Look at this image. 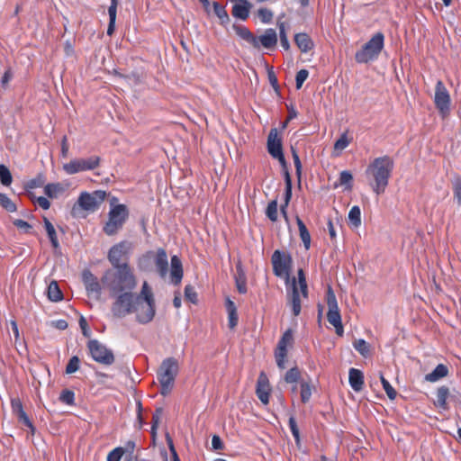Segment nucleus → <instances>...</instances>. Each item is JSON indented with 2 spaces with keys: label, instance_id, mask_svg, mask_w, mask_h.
<instances>
[{
  "label": "nucleus",
  "instance_id": "1",
  "mask_svg": "<svg viewBox=\"0 0 461 461\" xmlns=\"http://www.w3.org/2000/svg\"><path fill=\"white\" fill-rule=\"evenodd\" d=\"M101 283L109 294H116L120 292L134 290L138 280L131 264L123 263L121 267L107 268L101 276Z\"/></svg>",
  "mask_w": 461,
  "mask_h": 461
},
{
  "label": "nucleus",
  "instance_id": "2",
  "mask_svg": "<svg viewBox=\"0 0 461 461\" xmlns=\"http://www.w3.org/2000/svg\"><path fill=\"white\" fill-rule=\"evenodd\" d=\"M394 167L393 159L384 155L375 158L366 167V175L372 177L369 185L374 193L380 195L385 192Z\"/></svg>",
  "mask_w": 461,
  "mask_h": 461
},
{
  "label": "nucleus",
  "instance_id": "3",
  "mask_svg": "<svg viewBox=\"0 0 461 461\" xmlns=\"http://www.w3.org/2000/svg\"><path fill=\"white\" fill-rule=\"evenodd\" d=\"M236 34L254 49L259 50L261 47L273 50L277 44V34L275 29L268 28L261 36L255 35L249 28L241 24H233Z\"/></svg>",
  "mask_w": 461,
  "mask_h": 461
},
{
  "label": "nucleus",
  "instance_id": "4",
  "mask_svg": "<svg viewBox=\"0 0 461 461\" xmlns=\"http://www.w3.org/2000/svg\"><path fill=\"white\" fill-rule=\"evenodd\" d=\"M109 295L114 298L111 306V312L114 318L122 319L131 313L137 315L140 312L141 305L138 302L133 290Z\"/></svg>",
  "mask_w": 461,
  "mask_h": 461
},
{
  "label": "nucleus",
  "instance_id": "5",
  "mask_svg": "<svg viewBox=\"0 0 461 461\" xmlns=\"http://www.w3.org/2000/svg\"><path fill=\"white\" fill-rule=\"evenodd\" d=\"M297 278L296 281V278L293 277L290 286L286 288L287 303L292 307L294 316H298L302 310L299 290L303 298H307L309 293L306 276L303 268L298 269Z\"/></svg>",
  "mask_w": 461,
  "mask_h": 461
},
{
  "label": "nucleus",
  "instance_id": "6",
  "mask_svg": "<svg viewBox=\"0 0 461 461\" xmlns=\"http://www.w3.org/2000/svg\"><path fill=\"white\" fill-rule=\"evenodd\" d=\"M135 296L141 305L140 312L136 315V321L140 324H148L155 317L156 301L151 287L147 281H144L139 294L135 293Z\"/></svg>",
  "mask_w": 461,
  "mask_h": 461
},
{
  "label": "nucleus",
  "instance_id": "7",
  "mask_svg": "<svg viewBox=\"0 0 461 461\" xmlns=\"http://www.w3.org/2000/svg\"><path fill=\"white\" fill-rule=\"evenodd\" d=\"M178 371V361L175 357H167L162 361L157 372V378L160 384V394L167 396L171 393Z\"/></svg>",
  "mask_w": 461,
  "mask_h": 461
},
{
  "label": "nucleus",
  "instance_id": "8",
  "mask_svg": "<svg viewBox=\"0 0 461 461\" xmlns=\"http://www.w3.org/2000/svg\"><path fill=\"white\" fill-rule=\"evenodd\" d=\"M384 35L383 32H376L362 48L355 54V60L357 63H368L376 59L384 48Z\"/></svg>",
  "mask_w": 461,
  "mask_h": 461
},
{
  "label": "nucleus",
  "instance_id": "9",
  "mask_svg": "<svg viewBox=\"0 0 461 461\" xmlns=\"http://www.w3.org/2000/svg\"><path fill=\"white\" fill-rule=\"evenodd\" d=\"M129 217V209L125 204H117L111 207L108 221L103 227V231L108 235H115L124 225Z\"/></svg>",
  "mask_w": 461,
  "mask_h": 461
},
{
  "label": "nucleus",
  "instance_id": "10",
  "mask_svg": "<svg viewBox=\"0 0 461 461\" xmlns=\"http://www.w3.org/2000/svg\"><path fill=\"white\" fill-rule=\"evenodd\" d=\"M154 261L158 273L161 277H165L168 271L167 255L164 249L160 248L155 253L148 251L139 258V267L140 269H147L151 261Z\"/></svg>",
  "mask_w": 461,
  "mask_h": 461
},
{
  "label": "nucleus",
  "instance_id": "11",
  "mask_svg": "<svg viewBox=\"0 0 461 461\" xmlns=\"http://www.w3.org/2000/svg\"><path fill=\"white\" fill-rule=\"evenodd\" d=\"M273 272L278 277H285L286 285L290 282V272L293 267V258L289 252L276 249L271 256Z\"/></svg>",
  "mask_w": 461,
  "mask_h": 461
},
{
  "label": "nucleus",
  "instance_id": "12",
  "mask_svg": "<svg viewBox=\"0 0 461 461\" xmlns=\"http://www.w3.org/2000/svg\"><path fill=\"white\" fill-rule=\"evenodd\" d=\"M86 347L90 356L95 362L105 366H111L114 363L115 357L113 351L97 339H89Z\"/></svg>",
  "mask_w": 461,
  "mask_h": 461
},
{
  "label": "nucleus",
  "instance_id": "13",
  "mask_svg": "<svg viewBox=\"0 0 461 461\" xmlns=\"http://www.w3.org/2000/svg\"><path fill=\"white\" fill-rule=\"evenodd\" d=\"M131 243L127 240L120 241L110 248L107 259L111 267H121L123 263H129V253Z\"/></svg>",
  "mask_w": 461,
  "mask_h": 461
},
{
  "label": "nucleus",
  "instance_id": "14",
  "mask_svg": "<svg viewBox=\"0 0 461 461\" xmlns=\"http://www.w3.org/2000/svg\"><path fill=\"white\" fill-rule=\"evenodd\" d=\"M101 158L99 156H91L87 158H77L63 165V169L67 174L74 175L81 171L94 170L99 167Z\"/></svg>",
  "mask_w": 461,
  "mask_h": 461
},
{
  "label": "nucleus",
  "instance_id": "15",
  "mask_svg": "<svg viewBox=\"0 0 461 461\" xmlns=\"http://www.w3.org/2000/svg\"><path fill=\"white\" fill-rule=\"evenodd\" d=\"M434 104L439 114L445 118L450 113V95L441 80H438L435 86Z\"/></svg>",
  "mask_w": 461,
  "mask_h": 461
},
{
  "label": "nucleus",
  "instance_id": "16",
  "mask_svg": "<svg viewBox=\"0 0 461 461\" xmlns=\"http://www.w3.org/2000/svg\"><path fill=\"white\" fill-rule=\"evenodd\" d=\"M267 149L269 155L277 159L280 164L285 165V155L283 150V140L279 136L278 130L272 128L267 136Z\"/></svg>",
  "mask_w": 461,
  "mask_h": 461
},
{
  "label": "nucleus",
  "instance_id": "17",
  "mask_svg": "<svg viewBox=\"0 0 461 461\" xmlns=\"http://www.w3.org/2000/svg\"><path fill=\"white\" fill-rule=\"evenodd\" d=\"M294 335L291 329L286 330L277 343V347L275 350V358L277 366L280 369L285 368V358L287 357V347L293 346Z\"/></svg>",
  "mask_w": 461,
  "mask_h": 461
},
{
  "label": "nucleus",
  "instance_id": "18",
  "mask_svg": "<svg viewBox=\"0 0 461 461\" xmlns=\"http://www.w3.org/2000/svg\"><path fill=\"white\" fill-rule=\"evenodd\" d=\"M81 278L87 295L94 296L97 300L100 299L102 288H104L101 279L98 280V278L89 269H84L82 271Z\"/></svg>",
  "mask_w": 461,
  "mask_h": 461
},
{
  "label": "nucleus",
  "instance_id": "19",
  "mask_svg": "<svg viewBox=\"0 0 461 461\" xmlns=\"http://www.w3.org/2000/svg\"><path fill=\"white\" fill-rule=\"evenodd\" d=\"M326 303L329 309L327 312L328 321L333 326L342 322L336 295L330 285L326 291Z\"/></svg>",
  "mask_w": 461,
  "mask_h": 461
},
{
  "label": "nucleus",
  "instance_id": "20",
  "mask_svg": "<svg viewBox=\"0 0 461 461\" xmlns=\"http://www.w3.org/2000/svg\"><path fill=\"white\" fill-rule=\"evenodd\" d=\"M270 392L271 388L268 377L264 371H261L257 381L256 394L265 405L269 402Z\"/></svg>",
  "mask_w": 461,
  "mask_h": 461
},
{
  "label": "nucleus",
  "instance_id": "21",
  "mask_svg": "<svg viewBox=\"0 0 461 461\" xmlns=\"http://www.w3.org/2000/svg\"><path fill=\"white\" fill-rule=\"evenodd\" d=\"M77 204L85 211L94 212L98 209L96 203L93 199V195L90 193L83 192L80 194L77 203L74 204L72 209V215L75 216V210Z\"/></svg>",
  "mask_w": 461,
  "mask_h": 461
},
{
  "label": "nucleus",
  "instance_id": "22",
  "mask_svg": "<svg viewBox=\"0 0 461 461\" xmlns=\"http://www.w3.org/2000/svg\"><path fill=\"white\" fill-rule=\"evenodd\" d=\"M251 8L252 4L249 1L241 0L233 5L231 14L235 18L245 21L249 18Z\"/></svg>",
  "mask_w": 461,
  "mask_h": 461
},
{
  "label": "nucleus",
  "instance_id": "23",
  "mask_svg": "<svg viewBox=\"0 0 461 461\" xmlns=\"http://www.w3.org/2000/svg\"><path fill=\"white\" fill-rule=\"evenodd\" d=\"M184 271L181 259L177 256H173L171 258V282L177 285L181 283L183 278Z\"/></svg>",
  "mask_w": 461,
  "mask_h": 461
},
{
  "label": "nucleus",
  "instance_id": "24",
  "mask_svg": "<svg viewBox=\"0 0 461 461\" xmlns=\"http://www.w3.org/2000/svg\"><path fill=\"white\" fill-rule=\"evenodd\" d=\"M294 40L298 49L303 53H306L314 48L313 41L305 32L296 33Z\"/></svg>",
  "mask_w": 461,
  "mask_h": 461
},
{
  "label": "nucleus",
  "instance_id": "25",
  "mask_svg": "<svg viewBox=\"0 0 461 461\" xmlns=\"http://www.w3.org/2000/svg\"><path fill=\"white\" fill-rule=\"evenodd\" d=\"M348 381L350 386L355 392H360L364 387L363 372L353 367L350 368Z\"/></svg>",
  "mask_w": 461,
  "mask_h": 461
},
{
  "label": "nucleus",
  "instance_id": "26",
  "mask_svg": "<svg viewBox=\"0 0 461 461\" xmlns=\"http://www.w3.org/2000/svg\"><path fill=\"white\" fill-rule=\"evenodd\" d=\"M448 397H450L448 387L446 385L438 387L437 390V400L434 402L435 406L444 411H447L449 409L448 403L447 402Z\"/></svg>",
  "mask_w": 461,
  "mask_h": 461
},
{
  "label": "nucleus",
  "instance_id": "27",
  "mask_svg": "<svg viewBox=\"0 0 461 461\" xmlns=\"http://www.w3.org/2000/svg\"><path fill=\"white\" fill-rule=\"evenodd\" d=\"M448 367L444 364H438L435 369L425 375V380L430 383L437 382L448 375Z\"/></svg>",
  "mask_w": 461,
  "mask_h": 461
},
{
  "label": "nucleus",
  "instance_id": "28",
  "mask_svg": "<svg viewBox=\"0 0 461 461\" xmlns=\"http://www.w3.org/2000/svg\"><path fill=\"white\" fill-rule=\"evenodd\" d=\"M295 220L299 230V235L303 243V246L305 249H309L311 246V234L306 225L298 215L296 216Z\"/></svg>",
  "mask_w": 461,
  "mask_h": 461
},
{
  "label": "nucleus",
  "instance_id": "29",
  "mask_svg": "<svg viewBox=\"0 0 461 461\" xmlns=\"http://www.w3.org/2000/svg\"><path fill=\"white\" fill-rule=\"evenodd\" d=\"M212 6L213 8L214 14L220 20V23L222 26H226L230 23V19L226 11L225 5H222L218 2H212Z\"/></svg>",
  "mask_w": 461,
  "mask_h": 461
},
{
  "label": "nucleus",
  "instance_id": "30",
  "mask_svg": "<svg viewBox=\"0 0 461 461\" xmlns=\"http://www.w3.org/2000/svg\"><path fill=\"white\" fill-rule=\"evenodd\" d=\"M118 4V0H111V5L108 8L109 24L107 28V34L109 36H112L115 30V21Z\"/></svg>",
  "mask_w": 461,
  "mask_h": 461
},
{
  "label": "nucleus",
  "instance_id": "31",
  "mask_svg": "<svg viewBox=\"0 0 461 461\" xmlns=\"http://www.w3.org/2000/svg\"><path fill=\"white\" fill-rule=\"evenodd\" d=\"M226 309H227L228 315H229L228 326L230 330H233L238 325L239 317H238L237 308H236L235 303L229 298L226 301Z\"/></svg>",
  "mask_w": 461,
  "mask_h": 461
},
{
  "label": "nucleus",
  "instance_id": "32",
  "mask_svg": "<svg viewBox=\"0 0 461 461\" xmlns=\"http://www.w3.org/2000/svg\"><path fill=\"white\" fill-rule=\"evenodd\" d=\"M43 223L52 248L54 249H59V239L53 224L46 217H43Z\"/></svg>",
  "mask_w": 461,
  "mask_h": 461
},
{
  "label": "nucleus",
  "instance_id": "33",
  "mask_svg": "<svg viewBox=\"0 0 461 461\" xmlns=\"http://www.w3.org/2000/svg\"><path fill=\"white\" fill-rule=\"evenodd\" d=\"M47 295L49 300L51 302H59L63 300V293L57 281L53 280L50 283L47 289Z\"/></svg>",
  "mask_w": 461,
  "mask_h": 461
},
{
  "label": "nucleus",
  "instance_id": "34",
  "mask_svg": "<svg viewBox=\"0 0 461 461\" xmlns=\"http://www.w3.org/2000/svg\"><path fill=\"white\" fill-rule=\"evenodd\" d=\"M65 191V188L60 183H50L44 185V194L50 199L58 197L59 194Z\"/></svg>",
  "mask_w": 461,
  "mask_h": 461
},
{
  "label": "nucleus",
  "instance_id": "35",
  "mask_svg": "<svg viewBox=\"0 0 461 461\" xmlns=\"http://www.w3.org/2000/svg\"><path fill=\"white\" fill-rule=\"evenodd\" d=\"M291 153H292V157H293L294 164V167H295V175H296L297 180H298L297 186L299 189H301L302 188V169H303L302 162L300 160V158H299L296 149L294 148L293 146H291Z\"/></svg>",
  "mask_w": 461,
  "mask_h": 461
},
{
  "label": "nucleus",
  "instance_id": "36",
  "mask_svg": "<svg viewBox=\"0 0 461 461\" xmlns=\"http://www.w3.org/2000/svg\"><path fill=\"white\" fill-rule=\"evenodd\" d=\"M238 276L235 277L236 279V286L237 290L240 294H246L247 293V283H246V276L242 270L240 263L236 266Z\"/></svg>",
  "mask_w": 461,
  "mask_h": 461
},
{
  "label": "nucleus",
  "instance_id": "37",
  "mask_svg": "<svg viewBox=\"0 0 461 461\" xmlns=\"http://www.w3.org/2000/svg\"><path fill=\"white\" fill-rule=\"evenodd\" d=\"M15 417L17 418V420L18 422L23 426V427H26L30 429V432L32 435H34L35 434V431H36V428L34 427V425L32 424V420H30V418L28 417L27 413L23 411H22L21 412H18L17 414H14Z\"/></svg>",
  "mask_w": 461,
  "mask_h": 461
},
{
  "label": "nucleus",
  "instance_id": "38",
  "mask_svg": "<svg viewBox=\"0 0 461 461\" xmlns=\"http://www.w3.org/2000/svg\"><path fill=\"white\" fill-rule=\"evenodd\" d=\"M45 182H46V177H45L44 174L39 173L36 176V177L27 181L24 184V189L29 191L31 189L41 187L44 185Z\"/></svg>",
  "mask_w": 461,
  "mask_h": 461
},
{
  "label": "nucleus",
  "instance_id": "39",
  "mask_svg": "<svg viewBox=\"0 0 461 461\" xmlns=\"http://www.w3.org/2000/svg\"><path fill=\"white\" fill-rule=\"evenodd\" d=\"M354 348L364 357L370 355V345L363 339H356L353 342Z\"/></svg>",
  "mask_w": 461,
  "mask_h": 461
},
{
  "label": "nucleus",
  "instance_id": "40",
  "mask_svg": "<svg viewBox=\"0 0 461 461\" xmlns=\"http://www.w3.org/2000/svg\"><path fill=\"white\" fill-rule=\"evenodd\" d=\"M285 383L287 384H294L300 381L301 379V371L297 366L290 368L286 371L285 377Z\"/></svg>",
  "mask_w": 461,
  "mask_h": 461
},
{
  "label": "nucleus",
  "instance_id": "41",
  "mask_svg": "<svg viewBox=\"0 0 461 461\" xmlns=\"http://www.w3.org/2000/svg\"><path fill=\"white\" fill-rule=\"evenodd\" d=\"M339 185H344L345 189L351 190L353 187V176L350 171L344 170L339 174Z\"/></svg>",
  "mask_w": 461,
  "mask_h": 461
},
{
  "label": "nucleus",
  "instance_id": "42",
  "mask_svg": "<svg viewBox=\"0 0 461 461\" xmlns=\"http://www.w3.org/2000/svg\"><path fill=\"white\" fill-rule=\"evenodd\" d=\"M300 387L301 401L303 403H307L312 397V386L308 382L302 380L300 381Z\"/></svg>",
  "mask_w": 461,
  "mask_h": 461
},
{
  "label": "nucleus",
  "instance_id": "43",
  "mask_svg": "<svg viewBox=\"0 0 461 461\" xmlns=\"http://www.w3.org/2000/svg\"><path fill=\"white\" fill-rule=\"evenodd\" d=\"M348 221L354 227L361 224V211L357 205L353 206L348 212Z\"/></svg>",
  "mask_w": 461,
  "mask_h": 461
},
{
  "label": "nucleus",
  "instance_id": "44",
  "mask_svg": "<svg viewBox=\"0 0 461 461\" xmlns=\"http://www.w3.org/2000/svg\"><path fill=\"white\" fill-rule=\"evenodd\" d=\"M277 207V199H275L268 203L267 207L266 209L267 217L273 222H276L278 218Z\"/></svg>",
  "mask_w": 461,
  "mask_h": 461
},
{
  "label": "nucleus",
  "instance_id": "45",
  "mask_svg": "<svg viewBox=\"0 0 461 461\" xmlns=\"http://www.w3.org/2000/svg\"><path fill=\"white\" fill-rule=\"evenodd\" d=\"M0 205L9 212H14L17 210L16 204L3 193H0Z\"/></svg>",
  "mask_w": 461,
  "mask_h": 461
},
{
  "label": "nucleus",
  "instance_id": "46",
  "mask_svg": "<svg viewBox=\"0 0 461 461\" xmlns=\"http://www.w3.org/2000/svg\"><path fill=\"white\" fill-rule=\"evenodd\" d=\"M162 413H163V408L158 407V408H156L155 411L152 414L151 435L153 438L156 437L157 429H158Z\"/></svg>",
  "mask_w": 461,
  "mask_h": 461
},
{
  "label": "nucleus",
  "instance_id": "47",
  "mask_svg": "<svg viewBox=\"0 0 461 461\" xmlns=\"http://www.w3.org/2000/svg\"><path fill=\"white\" fill-rule=\"evenodd\" d=\"M0 181L2 185L5 186L10 185L13 181V176L9 168L4 164L0 165Z\"/></svg>",
  "mask_w": 461,
  "mask_h": 461
},
{
  "label": "nucleus",
  "instance_id": "48",
  "mask_svg": "<svg viewBox=\"0 0 461 461\" xmlns=\"http://www.w3.org/2000/svg\"><path fill=\"white\" fill-rule=\"evenodd\" d=\"M380 380L383 385V388L384 389L388 398L390 400H394L397 396V392L395 389L391 385V384L384 378L383 374H380Z\"/></svg>",
  "mask_w": 461,
  "mask_h": 461
},
{
  "label": "nucleus",
  "instance_id": "49",
  "mask_svg": "<svg viewBox=\"0 0 461 461\" xmlns=\"http://www.w3.org/2000/svg\"><path fill=\"white\" fill-rule=\"evenodd\" d=\"M59 401L68 405L75 404V393L69 389H64L59 395Z\"/></svg>",
  "mask_w": 461,
  "mask_h": 461
},
{
  "label": "nucleus",
  "instance_id": "50",
  "mask_svg": "<svg viewBox=\"0 0 461 461\" xmlns=\"http://www.w3.org/2000/svg\"><path fill=\"white\" fill-rule=\"evenodd\" d=\"M184 294L185 300L191 302L194 304L198 303L197 293L195 292V289L193 285H186L185 286Z\"/></svg>",
  "mask_w": 461,
  "mask_h": 461
},
{
  "label": "nucleus",
  "instance_id": "51",
  "mask_svg": "<svg viewBox=\"0 0 461 461\" xmlns=\"http://www.w3.org/2000/svg\"><path fill=\"white\" fill-rule=\"evenodd\" d=\"M80 366V359L77 356H73L67 364L66 374L70 375L77 372Z\"/></svg>",
  "mask_w": 461,
  "mask_h": 461
},
{
  "label": "nucleus",
  "instance_id": "52",
  "mask_svg": "<svg viewBox=\"0 0 461 461\" xmlns=\"http://www.w3.org/2000/svg\"><path fill=\"white\" fill-rule=\"evenodd\" d=\"M13 224L17 227L18 229H21L23 230V233H26V234H32L33 231V228L32 226L28 223L27 221L22 220V219H15L14 221H13Z\"/></svg>",
  "mask_w": 461,
  "mask_h": 461
},
{
  "label": "nucleus",
  "instance_id": "53",
  "mask_svg": "<svg viewBox=\"0 0 461 461\" xmlns=\"http://www.w3.org/2000/svg\"><path fill=\"white\" fill-rule=\"evenodd\" d=\"M308 76L309 71L307 69L303 68L297 72L295 76V86L297 90L302 88L303 84L307 79Z\"/></svg>",
  "mask_w": 461,
  "mask_h": 461
},
{
  "label": "nucleus",
  "instance_id": "54",
  "mask_svg": "<svg viewBox=\"0 0 461 461\" xmlns=\"http://www.w3.org/2000/svg\"><path fill=\"white\" fill-rule=\"evenodd\" d=\"M166 441H167V447H168L170 454H171L170 461H180V458H179L177 452L175 448L173 439L168 433L166 434ZM166 461H167V460L166 459Z\"/></svg>",
  "mask_w": 461,
  "mask_h": 461
},
{
  "label": "nucleus",
  "instance_id": "55",
  "mask_svg": "<svg viewBox=\"0 0 461 461\" xmlns=\"http://www.w3.org/2000/svg\"><path fill=\"white\" fill-rule=\"evenodd\" d=\"M124 454V448L122 447H115L107 456V461H121Z\"/></svg>",
  "mask_w": 461,
  "mask_h": 461
},
{
  "label": "nucleus",
  "instance_id": "56",
  "mask_svg": "<svg viewBox=\"0 0 461 461\" xmlns=\"http://www.w3.org/2000/svg\"><path fill=\"white\" fill-rule=\"evenodd\" d=\"M288 424H289V428L291 429V432H292V434H293L296 443H299V441H300V431H299V429H298L295 418L293 415L290 416L289 420H288Z\"/></svg>",
  "mask_w": 461,
  "mask_h": 461
},
{
  "label": "nucleus",
  "instance_id": "57",
  "mask_svg": "<svg viewBox=\"0 0 461 461\" xmlns=\"http://www.w3.org/2000/svg\"><path fill=\"white\" fill-rule=\"evenodd\" d=\"M258 15L260 18L261 22L264 23H270L273 18V13L267 8L258 9Z\"/></svg>",
  "mask_w": 461,
  "mask_h": 461
},
{
  "label": "nucleus",
  "instance_id": "58",
  "mask_svg": "<svg viewBox=\"0 0 461 461\" xmlns=\"http://www.w3.org/2000/svg\"><path fill=\"white\" fill-rule=\"evenodd\" d=\"M454 196L457 201V203L461 205V176L456 177L453 182Z\"/></svg>",
  "mask_w": 461,
  "mask_h": 461
},
{
  "label": "nucleus",
  "instance_id": "59",
  "mask_svg": "<svg viewBox=\"0 0 461 461\" xmlns=\"http://www.w3.org/2000/svg\"><path fill=\"white\" fill-rule=\"evenodd\" d=\"M267 77H268V81H269L270 85L272 86V87L275 89V91L276 93H278L279 92V85H278L276 75L273 70V68H270L267 69Z\"/></svg>",
  "mask_w": 461,
  "mask_h": 461
},
{
  "label": "nucleus",
  "instance_id": "60",
  "mask_svg": "<svg viewBox=\"0 0 461 461\" xmlns=\"http://www.w3.org/2000/svg\"><path fill=\"white\" fill-rule=\"evenodd\" d=\"M93 195L94 201L96 203L97 207L105 200L107 194L103 190H96L93 193H90Z\"/></svg>",
  "mask_w": 461,
  "mask_h": 461
},
{
  "label": "nucleus",
  "instance_id": "61",
  "mask_svg": "<svg viewBox=\"0 0 461 461\" xmlns=\"http://www.w3.org/2000/svg\"><path fill=\"white\" fill-rule=\"evenodd\" d=\"M349 144V141L347 138L346 133L342 134L335 142L334 149H346Z\"/></svg>",
  "mask_w": 461,
  "mask_h": 461
},
{
  "label": "nucleus",
  "instance_id": "62",
  "mask_svg": "<svg viewBox=\"0 0 461 461\" xmlns=\"http://www.w3.org/2000/svg\"><path fill=\"white\" fill-rule=\"evenodd\" d=\"M11 407L14 414H17L23 411V402L18 397L11 399Z\"/></svg>",
  "mask_w": 461,
  "mask_h": 461
},
{
  "label": "nucleus",
  "instance_id": "63",
  "mask_svg": "<svg viewBox=\"0 0 461 461\" xmlns=\"http://www.w3.org/2000/svg\"><path fill=\"white\" fill-rule=\"evenodd\" d=\"M78 322H79V326L82 330L83 336L86 338H89L91 336V332H90V330H89V327H88L86 318L81 315Z\"/></svg>",
  "mask_w": 461,
  "mask_h": 461
},
{
  "label": "nucleus",
  "instance_id": "64",
  "mask_svg": "<svg viewBox=\"0 0 461 461\" xmlns=\"http://www.w3.org/2000/svg\"><path fill=\"white\" fill-rule=\"evenodd\" d=\"M212 446L214 450H222L224 448V444L218 435L212 436Z\"/></svg>",
  "mask_w": 461,
  "mask_h": 461
}]
</instances>
